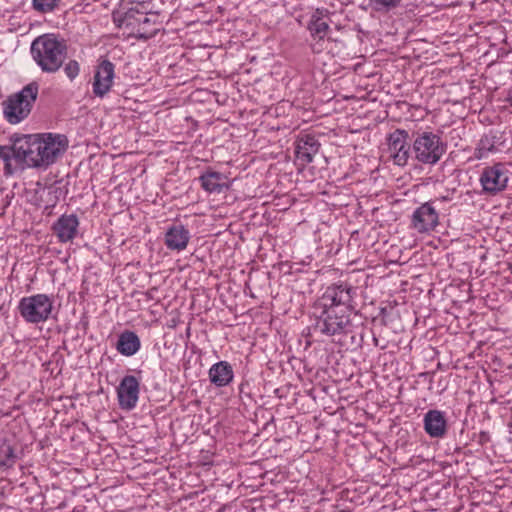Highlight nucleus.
Returning <instances> with one entry per match:
<instances>
[{"mask_svg":"<svg viewBox=\"0 0 512 512\" xmlns=\"http://www.w3.org/2000/svg\"><path fill=\"white\" fill-rule=\"evenodd\" d=\"M68 139L63 134H26L12 139V145H0L4 174L13 175L28 168L46 170L67 150Z\"/></svg>","mask_w":512,"mask_h":512,"instance_id":"nucleus-1","label":"nucleus"},{"mask_svg":"<svg viewBox=\"0 0 512 512\" xmlns=\"http://www.w3.org/2000/svg\"><path fill=\"white\" fill-rule=\"evenodd\" d=\"M356 290L345 281L328 286L313 305L315 319L310 327L312 333L331 337L338 342L353 333L351 313L355 309Z\"/></svg>","mask_w":512,"mask_h":512,"instance_id":"nucleus-2","label":"nucleus"},{"mask_svg":"<svg viewBox=\"0 0 512 512\" xmlns=\"http://www.w3.org/2000/svg\"><path fill=\"white\" fill-rule=\"evenodd\" d=\"M30 52L42 72L56 73L67 57V44L57 35L47 33L33 40Z\"/></svg>","mask_w":512,"mask_h":512,"instance_id":"nucleus-3","label":"nucleus"},{"mask_svg":"<svg viewBox=\"0 0 512 512\" xmlns=\"http://www.w3.org/2000/svg\"><path fill=\"white\" fill-rule=\"evenodd\" d=\"M112 18L118 28L127 30L129 35L137 39H149L157 32V29H152L151 26L156 23L158 14L153 13L149 16L143 3H137L129 8L121 6L113 11Z\"/></svg>","mask_w":512,"mask_h":512,"instance_id":"nucleus-4","label":"nucleus"},{"mask_svg":"<svg viewBox=\"0 0 512 512\" xmlns=\"http://www.w3.org/2000/svg\"><path fill=\"white\" fill-rule=\"evenodd\" d=\"M38 92V83L31 82L21 91L8 96L2 103L4 118L10 124H18L27 118L37 99Z\"/></svg>","mask_w":512,"mask_h":512,"instance_id":"nucleus-5","label":"nucleus"},{"mask_svg":"<svg viewBox=\"0 0 512 512\" xmlns=\"http://www.w3.org/2000/svg\"><path fill=\"white\" fill-rule=\"evenodd\" d=\"M447 150V144L439 134L432 131L413 133L412 153L421 164H437Z\"/></svg>","mask_w":512,"mask_h":512,"instance_id":"nucleus-6","label":"nucleus"},{"mask_svg":"<svg viewBox=\"0 0 512 512\" xmlns=\"http://www.w3.org/2000/svg\"><path fill=\"white\" fill-rule=\"evenodd\" d=\"M18 313L29 324L46 322L53 311V300L46 294H35L20 299Z\"/></svg>","mask_w":512,"mask_h":512,"instance_id":"nucleus-7","label":"nucleus"},{"mask_svg":"<svg viewBox=\"0 0 512 512\" xmlns=\"http://www.w3.org/2000/svg\"><path fill=\"white\" fill-rule=\"evenodd\" d=\"M509 170L506 164L498 162L483 168L479 182L483 191L489 195H496L507 188Z\"/></svg>","mask_w":512,"mask_h":512,"instance_id":"nucleus-8","label":"nucleus"},{"mask_svg":"<svg viewBox=\"0 0 512 512\" xmlns=\"http://www.w3.org/2000/svg\"><path fill=\"white\" fill-rule=\"evenodd\" d=\"M388 151L395 165L405 166L412 153V141L408 131L396 129L387 137Z\"/></svg>","mask_w":512,"mask_h":512,"instance_id":"nucleus-9","label":"nucleus"},{"mask_svg":"<svg viewBox=\"0 0 512 512\" xmlns=\"http://www.w3.org/2000/svg\"><path fill=\"white\" fill-rule=\"evenodd\" d=\"M328 13L329 11L325 8H317L307 24V29L314 41L311 44L314 53H320L323 50L322 43L330 30L329 24L324 20Z\"/></svg>","mask_w":512,"mask_h":512,"instance_id":"nucleus-10","label":"nucleus"},{"mask_svg":"<svg viewBox=\"0 0 512 512\" xmlns=\"http://www.w3.org/2000/svg\"><path fill=\"white\" fill-rule=\"evenodd\" d=\"M115 77V66L108 59H101L96 66L92 90L96 97L103 98L112 88Z\"/></svg>","mask_w":512,"mask_h":512,"instance_id":"nucleus-11","label":"nucleus"},{"mask_svg":"<svg viewBox=\"0 0 512 512\" xmlns=\"http://www.w3.org/2000/svg\"><path fill=\"white\" fill-rule=\"evenodd\" d=\"M439 224V214L432 202L417 207L411 217V226L419 233H429Z\"/></svg>","mask_w":512,"mask_h":512,"instance_id":"nucleus-12","label":"nucleus"},{"mask_svg":"<svg viewBox=\"0 0 512 512\" xmlns=\"http://www.w3.org/2000/svg\"><path fill=\"white\" fill-rule=\"evenodd\" d=\"M140 381L134 375H126L117 387L119 407L123 410H133L138 402Z\"/></svg>","mask_w":512,"mask_h":512,"instance_id":"nucleus-13","label":"nucleus"},{"mask_svg":"<svg viewBox=\"0 0 512 512\" xmlns=\"http://www.w3.org/2000/svg\"><path fill=\"white\" fill-rule=\"evenodd\" d=\"M504 133L499 130L491 129L484 133L474 149V158L481 160L487 158L490 154L496 153L505 144Z\"/></svg>","mask_w":512,"mask_h":512,"instance_id":"nucleus-14","label":"nucleus"},{"mask_svg":"<svg viewBox=\"0 0 512 512\" xmlns=\"http://www.w3.org/2000/svg\"><path fill=\"white\" fill-rule=\"evenodd\" d=\"M423 428L431 438H444L448 431L446 413L437 409L428 410L423 417Z\"/></svg>","mask_w":512,"mask_h":512,"instance_id":"nucleus-15","label":"nucleus"},{"mask_svg":"<svg viewBox=\"0 0 512 512\" xmlns=\"http://www.w3.org/2000/svg\"><path fill=\"white\" fill-rule=\"evenodd\" d=\"M79 219L76 214H63L52 225L60 243L71 242L78 234Z\"/></svg>","mask_w":512,"mask_h":512,"instance_id":"nucleus-16","label":"nucleus"},{"mask_svg":"<svg viewBox=\"0 0 512 512\" xmlns=\"http://www.w3.org/2000/svg\"><path fill=\"white\" fill-rule=\"evenodd\" d=\"M198 181L201 188L209 194H220L228 191L231 183L228 177L218 171L208 168L199 177Z\"/></svg>","mask_w":512,"mask_h":512,"instance_id":"nucleus-17","label":"nucleus"},{"mask_svg":"<svg viewBox=\"0 0 512 512\" xmlns=\"http://www.w3.org/2000/svg\"><path fill=\"white\" fill-rule=\"evenodd\" d=\"M320 143L314 135H299L295 141V156L303 166L311 163L320 149Z\"/></svg>","mask_w":512,"mask_h":512,"instance_id":"nucleus-18","label":"nucleus"},{"mask_svg":"<svg viewBox=\"0 0 512 512\" xmlns=\"http://www.w3.org/2000/svg\"><path fill=\"white\" fill-rule=\"evenodd\" d=\"M208 376L214 386L221 388L228 386L233 381L234 371L229 362L219 361L210 367Z\"/></svg>","mask_w":512,"mask_h":512,"instance_id":"nucleus-19","label":"nucleus"},{"mask_svg":"<svg viewBox=\"0 0 512 512\" xmlns=\"http://www.w3.org/2000/svg\"><path fill=\"white\" fill-rule=\"evenodd\" d=\"M190 232L183 225H172L165 233V245L170 250L182 251L189 242Z\"/></svg>","mask_w":512,"mask_h":512,"instance_id":"nucleus-20","label":"nucleus"},{"mask_svg":"<svg viewBox=\"0 0 512 512\" xmlns=\"http://www.w3.org/2000/svg\"><path fill=\"white\" fill-rule=\"evenodd\" d=\"M141 347V342L138 335L129 330L122 332L117 340L116 349L123 356L135 355Z\"/></svg>","mask_w":512,"mask_h":512,"instance_id":"nucleus-21","label":"nucleus"},{"mask_svg":"<svg viewBox=\"0 0 512 512\" xmlns=\"http://www.w3.org/2000/svg\"><path fill=\"white\" fill-rule=\"evenodd\" d=\"M17 455L15 454L14 447L7 441L6 438H0V470L6 471L14 467L17 462Z\"/></svg>","mask_w":512,"mask_h":512,"instance_id":"nucleus-22","label":"nucleus"},{"mask_svg":"<svg viewBox=\"0 0 512 512\" xmlns=\"http://www.w3.org/2000/svg\"><path fill=\"white\" fill-rule=\"evenodd\" d=\"M401 0H368L369 7L376 11H389L392 8H395Z\"/></svg>","mask_w":512,"mask_h":512,"instance_id":"nucleus-23","label":"nucleus"},{"mask_svg":"<svg viewBox=\"0 0 512 512\" xmlns=\"http://www.w3.org/2000/svg\"><path fill=\"white\" fill-rule=\"evenodd\" d=\"M60 0H32L34 10L40 13L52 12Z\"/></svg>","mask_w":512,"mask_h":512,"instance_id":"nucleus-24","label":"nucleus"},{"mask_svg":"<svg viewBox=\"0 0 512 512\" xmlns=\"http://www.w3.org/2000/svg\"><path fill=\"white\" fill-rule=\"evenodd\" d=\"M64 73L70 81L75 80L80 73V64L75 59H70L64 64Z\"/></svg>","mask_w":512,"mask_h":512,"instance_id":"nucleus-25","label":"nucleus"},{"mask_svg":"<svg viewBox=\"0 0 512 512\" xmlns=\"http://www.w3.org/2000/svg\"><path fill=\"white\" fill-rule=\"evenodd\" d=\"M505 101L512 107V87L508 90Z\"/></svg>","mask_w":512,"mask_h":512,"instance_id":"nucleus-26","label":"nucleus"},{"mask_svg":"<svg viewBox=\"0 0 512 512\" xmlns=\"http://www.w3.org/2000/svg\"><path fill=\"white\" fill-rule=\"evenodd\" d=\"M6 313H7V312H6V310L4 309V304H1V305H0V315H1V316H4V315H6Z\"/></svg>","mask_w":512,"mask_h":512,"instance_id":"nucleus-27","label":"nucleus"},{"mask_svg":"<svg viewBox=\"0 0 512 512\" xmlns=\"http://www.w3.org/2000/svg\"><path fill=\"white\" fill-rule=\"evenodd\" d=\"M480 437H481V440L487 439L488 438V433L481 432Z\"/></svg>","mask_w":512,"mask_h":512,"instance_id":"nucleus-28","label":"nucleus"}]
</instances>
